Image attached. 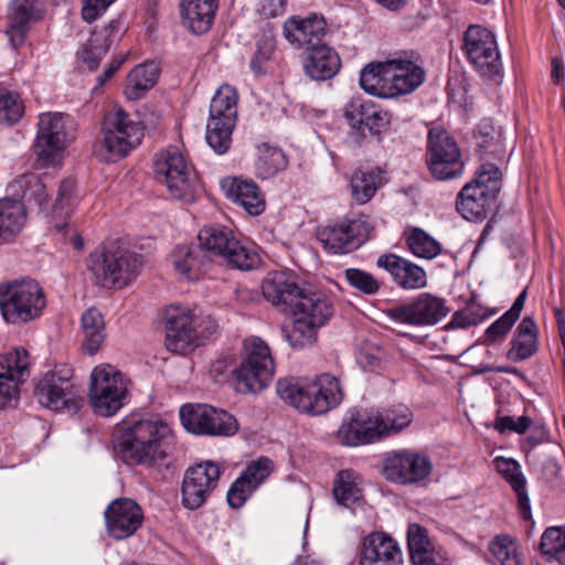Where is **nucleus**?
I'll use <instances>...</instances> for the list:
<instances>
[{"mask_svg": "<svg viewBox=\"0 0 565 565\" xmlns=\"http://www.w3.org/2000/svg\"><path fill=\"white\" fill-rule=\"evenodd\" d=\"M153 164L156 179L167 186L173 199L185 203L195 200L196 174L192 164L178 147L171 146L157 153Z\"/></svg>", "mask_w": 565, "mask_h": 565, "instance_id": "7", "label": "nucleus"}, {"mask_svg": "<svg viewBox=\"0 0 565 565\" xmlns=\"http://www.w3.org/2000/svg\"><path fill=\"white\" fill-rule=\"evenodd\" d=\"M497 563H500V565H523L515 537L508 534L497 535Z\"/></svg>", "mask_w": 565, "mask_h": 565, "instance_id": "50", "label": "nucleus"}, {"mask_svg": "<svg viewBox=\"0 0 565 565\" xmlns=\"http://www.w3.org/2000/svg\"><path fill=\"white\" fill-rule=\"evenodd\" d=\"M527 297V292L524 289L514 300L512 307L504 312L499 319H497V340L505 337L511 330L516 320L520 318L521 311L524 308V303Z\"/></svg>", "mask_w": 565, "mask_h": 565, "instance_id": "52", "label": "nucleus"}, {"mask_svg": "<svg viewBox=\"0 0 565 565\" xmlns=\"http://www.w3.org/2000/svg\"><path fill=\"white\" fill-rule=\"evenodd\" d=\"M24 113V105L19 94L0 87V125L18 122Z\"/></svg>", "mask_w": 565, "mask_h": 565, "instance_id": "48", "label": "nucleus"}, {"mask_svg": "<svg viewBox=\"0 0 565 565\" xmlns=\"http://www.w3.org/2000/svg\"><path fill=\"white\" fill-rule=\"evenodd\" d=\"M497 473L512 488L518 499V507L524 520L532 518L530 498L526 490V478L522 467L513 458L497 456Z\"/></svg>", "mask_w": 565, "mask_h": 565, "instance_id": "35", "label": "nucleus"}, {"mask_svg": "<svg viewBox=\"0 0 565 565\" xmlns=\"http://www.w3.org/2000/svg\"><path fill=\"white\" fill-rule=\"evenodd\" d=\"M394 87L396 97L411 94L418 88L425 79V71L416 63L408 60H392Z\"/></svg>", "mask_w": 565, "mask_h": 565, "instance_id": "40", "label": "nucleus"}, {"mask_svg": "<svg viewBox=\"0 0 565 565\" xmlns=\"http://www.w3.org/2000/svg\"><path fill=\"white\" fill-rule=\"evenodd\" d=\"M392 60L367 64L360 74V85L366 93L381 98L396 97Z\"/></svg>", "mask_w": 565, "mask_h": 565, "instance_id": "34", "label": "nucleus"}, {"mask_svg": "<svg viewBox=\"0 0 565 565\" xmlns=\"http://www.w3.org/2000/svg\"><path fill=\"white\" fill-rule=\"evenodd\" d=\"M384 358V351L382 348L365 343L361 345L356 354V361L365 370H374L380 365V362Z\"/></svg>", "mask_w": 565, "mask_h": 565, "instance_id": "58", "label": "nucleus"}, {"mask_svg": "<svg viewBox=\"0 0 565 565\" xmlns=\"http://www.w3.org/2000/svg\"><path fill=\"white\" fill-rule=\"evenodd\" d=\"M254 491L255 489L239 476L227 491V502L233 509H239Z\"/></svg>", "mask_w": 565, "mask_h": 565, "instance_id": "56", "label": "nucleus"}, {"mask_svg": "<svg viewBox=\"0 0 565 565\" xmlns=\"http://www.w3.org/2000/svg\"><path fill=\"white\" fill-rule=\"evenodd\" d=\"M221 189L227 199L242 206L249 215L257 216L265 211V195L254 181L227 177L222 179Z\"/></svg>", "mask_w": 565, "mask_h": 565, "instance_id": "28", "label": "nucleus"}, {"mask_svg": "<svg viewBox=\"0 0 565 565\" xmlns=\"http://www.w3.org/2000/svg\"><path fill=\"white\" fill-rule=\"evenodd\" d=\"M414 419L412 409L404 405H393L381 412H358L338 430L342 445L359 446L371 444L407 428Z\"/></svg>", "mask_w": 565, "mask_h": 565, "instance_id": "4", "label": "nucleus"}, {"mask_svg": "<svg viewBox=\"0 0 565 565\" xmlns=\"http://www.w3.org/2000/svg\"><path fill=\"white\" fill-rule=\"evenodd\" d=\"M23 198L26 201H34L40 207L47 203V192L44 182L35 175H30L25 180Z\"/></svg>", "mask_w": 565, "mask_h": 565, "instance_id": "57", "label": "nucleus"}, {"mask_svg": "<svg viewBox=\"0 0 565 565\" xmlns=\"http://www.w3.org/2000/svg\"><path fill=\"white\" fill-rule=\"evenodd\" d=\"M29 355L24 349L0 354V408L18 398L19 385L30 375Z\"/></svg>", "mask_w": 565, "mask_h": 565, "instance_id": "24", "label": "nucleus"}, {"mask_svg": "<svg viewBox=\"0 0 565 565\" xmlns=\"http://www.w3.org/2000/svg\"><path fill=\"white\" fill-rule=\"evenodd\" d=\"M83 333L82 348L87 354H95L105 340V322L102 313L96 308H89L81 318Z\"/></svg>", "mask_w": 565, "mask_h": 565, "instance_id": "42", "label": "nucleus"}, {"mask_svg": "<svg viewBox=\"0 0 565 565\" xmlns=\"http://www.w3.org/2000/svg\"><path fill=\"white\" fill-rule=\"evenodd\" d=\"M198 239V245L180 246L172 254L174 269L186 280H198L213 258L241 270H249L260 262L258 254L225 226H206Z\"/></svg>", "mask_w": 565, "mask_h": 565, "instance_id": "1", "label": "nucleus"}, {"mask_svg": "<svg viewBox=\"0 0 565 565\" xmlns=\"http://www.w3.org/2000/svg\"><path fill=\"white\" fill-rule=\"evenodd\" d=\"M376 265L392 276L393 281L405 290L422 289L427 286L426 271L415 263L395 254L377 258Z\"/></svg>", "mask_w": 565, "mask_h": 565, "instance_id": "29", "label": "nucleus"}, {"mask_svg": "<svg viewBox=\"0 0 565 565\" xmlns=\"http://www.w3.org/2000/svg\"><path fill=\"white\" fill-rule=\"evenodd\" d=\"M102 135L98 156L105 161H116L140 143L142 131L122 108H114L105 115Z\"/></svg>", "mask_w": 565, "mask_h": 565, "instance_id": "10", "label": "nucleus"}, {"mask_svg": "<svg viewBox=\"0 0 565 565\" xmlns=\"http://www.w3.org/2000/svg\"><path fill=\"white\" fill-rule=\"evenodd\" d=\"M540 551L557 562L565 564V527L551 526L544 531Z\"/></svg>", "mask_w": 565, "mask_h": 565, "instance_id": "47", "label": "nucleus"}, {"mask_svg": "<svg viewBox=\"0 0 565 565\" xmlns=\"http://www.w3.org/2000/svg\"><path fill=\"white\" fill-rule=\"evenodd\" d=\"M275 50V41L271 36H264L257 41V50L255 56L250 62V67L254 72L260 73L262 63L270 58Z\"/></svg>", "mask_w": 565, "mask_h": 565, "instance_id": "59", "label": "nucleus"}, {"mask_svg": "<svg viewBox=\"0 0 565 565\" xmlns=\"http://www.w3.org/2000/svg\"><path fill=\"white\" fill-rule=\"evenodd\" d=\"M105 521L108 534L116 540H124L141 526L143 512L132 499L119 498L113 500L105 510Z\"/></svg>", "mask_w": 565, "mask_h": 565, "instance_id": "25", "label": "nucleus"}, {"mask_svg": "<svg viewBox=\"0 0 565 565\" xmlns=\"http://www.w3.org/2000/svg\"><path fill=\"white\" fill-rule=\"evenodd\" d=\"M539 329L531 317H525L516 328L512 340V348L508 351L510 361H523L531 358L537 351Z\"/></svg>", "mask_w": 565, "mask_h": 565, "instance_id": "39", "label": "nucleus"}, {"mask_svg": "<svg viewBox=\"0 0 565 565\" xmlns=\"http://www.w3.org/2000/svg\"><path fill=\"white\" fill-rule=\"evenodd\" d=\"M531 424L532 419L527 416L504 415L501 408H497V433L499 434L512 431L522 435L530 428Z\"/></svg>", "mask_w": 565, "mask_h": 565, "instance_id": "55", "label": "nucleus"}, {"mask_svg": "<svg viewBox=\"0 0 565 565\" xmlns=\"http://www.w3.org/2000/svg\"><path fill=\"white\" fill-rule=\"evenodd\" d=\"M237 102V90L228 84L221 85L211 100L205 138L209 146L218 154L225 153L232 143Z\"/></svg>", "mask_w": 565, "mask_h": 565, "instance_id": "9", "label": "nucleus"}, {"mask_svg": "<svg viewBox=\"0 0 565 565\" xmlns=\"http://www.w3.org/2000/svg\"><path fill=\"white\" fill-rule=\"evenodd\" d=\"M494 205V164L483 163L475 179L467 183L457 196L458 212L469 221L487 217Z\"/></svg>", "mask_w": 565, "mask_h": 565, "instance_id": "12", "label": "nucleus"}, {"mask_svg": "<svg viewBox=\"0 0 565 565\" xmlns=\"http://www.w3.org/2000/svg\"><path fill=\"white\" fill-rule=\"evenodd\" d=\"M426 157L428 169L437 180H451L463 173L461 150L455 138L443 128L429 130Z\"/></svg>", "mask_w": 565, "mask_h": 565, "instance_id": "14", "label": "nucleus"}, {"mask_svg": "<svg viewBox=\"0 0 565 565\" xmlns=\"http://www.w3.org/2000/svg\"><path fill=\"white\" fill-rule=\"evenodd\" d=\"M327 23L317 14L307 18L291 17L284 23V36L292 45L306 47L323 45Z\"/></svg>", "mask_w": 565, "mask_h": 565, "instance_id": "30", "label": "nucleus"}, {"mask_svg": "<svg viewBox=\"0 0 565 565\" xmlns=\"http://www.w3.org/2000/svg\"><path fill=\"white\" fill-rule=\"evenodd\" d=\"M66 119L63 113L40 114L33 146L38 166L46 168L61 163L67 140Z\"/></svg>", "mask_w": 565, "mask_h": 565, "instance_id": "16", "label": "nucleus"}, {"mask_svg": "<svg viewBox=\"0 0 565 565\" xmlns=\"http://www.w3.org/2000/svg\"><path fill=\"white\" fill-rule=\"evenodd\" d=\"M348 284L364 295H375L380 290L379 280L370 273L359 268L344 270Z\"/></svg>", "mask_w": 565, "mask_h": 565, "instance_id": "51", "label": "nucleus"}, {"mask_svg": "<svg viewBox=\"0 0 565 565\" xmlns=\"http://www.w3.org/2000/svg\"><path fill=\"white\" fill-rule=\"evenodd\" d=\"M180 419L188 431L196 435L233 436L238 430L233 415L206 404L183 405Z\"/></svg>", "mask_w": 565, "mask_h": 565, "instance_id": "17", "label": "nucleus"}, {"mask_svg": "<svg viewBox=\"0 0 565 565\" xmlns=\"http://www.w3.org/2000/svg\"><path fill=\"white\" fill-rule=\"evenodd\" d=\"M404 235L406 246L415 257L431 260L441 254V244L423 228L411 227Z\"/></svg>", "mask_w": 565, "mask_h": 565, "instance_id": "44", "label": "nucleus"}, {"mask_svg": "<svg viewBox=\"0 0 565 565\" xmlns=\"http://www.w3.org/2000/svg\"><path fill=\"white\" fill-rule=\"evenodd\" d=\"M142 265L141 256L127 249L106 250L90 266L96 285L121 289L132 281Z\"/></svg>", "mask_w": 565, "mask_h": 565, "instance_id": "13", "label": "nucleus"}, {"mask_svg": "<svg viewBox=\"0 0 565 565\" xmlns=\"http://www.w3.org/2000/svg\"><path fill=\"white\" fill-rule=\"evenodd\" d=\"M166 347L175 353H186L196 347L195 310L171 305L163 313Z\"/></svg>", "mask_w": 565, "mask_h": 565, "instance_id": "20", "label": "nucleus"}, {"mask_svg": "<svg viewBox=\"0 0 565 565\" xmlns=\"http://www.w3.org/2000/svg\"><path fill=\"white\" fill-rule=\"evenodd\" d=\"M79 198L76 193V184L73 179H64L57 190L53 203V212L58 216H67L77 205Z\"/></svg>", "mask_w": 565, "mask_h": 565, "instance_id": "49", "label": "nucleus"}, {"mask_svg": "<svg viewBox=\"0 0 565 565\" xmlns=\"http://www.w3.org/2000/svg\"><path fill=\"white\" fill-rule=\"evenodd\" d=\"M303 289L294 276L285 271L268 274L262 284L264 297L286 313H290Z\"/></svg>", "mask_w": 565, "mask_h": 565, "instance_id": "26", "label": "nucleus"}, {"mask_svg": "<svg viewBox=\"0 0 565 565\" xmlns=\"http://www.w3.org/2000/svg\"><path fill=\"white\" fill-rule=\"evenodd\" d=\"M287 167L285 153L268 143L258 146V157L255 169L258 177L268 179Z\"/></svg>", "mask_w": 565, "mask_h": 565, "instance_id": "46", "label": "nucleus"}, {"mask_svg": "<svg viewBox=\"0 0 565 565\" xmlns=\"http://www.w3.org/2000/svg\"><path fill=\"white\" fill-rule=\"evenodd\" d=\"M216 8V0H181L183 23L194 34L205 33L213 23Z\"/></svg>", "mask_w": 565, "mask_h": 565, "instance_id": "36", "label": "nucleus"}, {"mask_svg": "<svg viewBox=\"0 0 565 565\" xmlns=\"http://www.w3.org/2000/svg\"><path fill=\"white\" fill-rule=\"evenodd\" d=\"M273 461L266 457H260L257 460L252 461L244 472L241 475L250 487L255 490L259 484L271 473Z\"/></svg>", "mask_w": 565, "mask_h": 565, "instance_id": "53", "label": "nucleus"}, {"mask_svg": "<svg viewBox=\"0 0 565 565\" xmlns=\"http://www.w3.org/2000/svg\"><path fill=\"white\" fill-rule=\"evenodd\" d=\"M34 394L41 405L53 411L77 409L83 404L70 369L46 373L36 384Z\"/></svg>", "mask_w": 565, "mask_h": 565, "instance_id": "18", "label": "nucleus"}, {"mask_svg": "<svg viewBox=\"0 0 565 565\" xmlns=\"http://www.w3.org/2000/svg\"><path fill=\"white\" fill-rule=\"evenodd\" d=\"M159 67L153 62L137 65L128 75L125 95L130 100H137L157 83Z\"/></svg>", "mask_w": 565, "mask_h": 565, "instance_id": "41", "label": "nucleus"}, {"mask_svg": "<svg viewBox=\"0 0 565 565\" xmlns=\"http://www.w3.org/2000/svg\"><path fill=\"white\" fill-rule=\"evenodd\" d=\"M434 469L431 460L424 454L399 449L387 452L382 462L385 480L401 486H423Z\"/></svg>", "mask_w": 565, "mask_h": 565, "instance_id": "15", "label": "nucleus"}, {"mask_svg": "<svg viewBox=\"0 0 565 565\" xmlns=\"http://www.w3.org/2000/svg\"><path fill=\"white\" fill-rule=\"evenodd\" d=\"M407 544L414 565H441V557L434 550L427 531L417 523L409 524Z\"/></svg>", "mask_w": 565, "mask_h": 565, "instance_id": "38", "label": "nucleus"}, {"mask_svg": "<svg viewBox=\"0 0 565 565\" xmlns=\"http://www.w3.org/2000/svg\"><path fill=\"white\" fill-rule=\"evenodd\" d=\"M196 345L201 339H207L216 332L217 324L209 315H198L195 312Z\"/></svg>", "mask_w": 565, "mask_h": 565, "instance_id": "61", "label": "nucleus"}, {"mask_svg": "<svg viewBox=\"0 0 565 565\" xmlns=\"http://www.w3.org/2000/svg\"><path fill=\"white\" fill-rule=\"evenodd\" d=\"M462 51L476 72L488 79L494 76V34L480 24H471L463 34Z\"/></svg>", "mask_w": 565, "mask_h": 565, "instance_id": "22", "label": "nucleus"}, {"mask_svg": "<svg viewBox=\"0 0 565 565\" xmlns=\"http://www.w3.org/2000/svg\"><path fill=\"white\" fill-rule=\"evenodd\" d=\"M220 475V467L213 461L188 468L181 488L184 508L189 510L201 508L216 488Z\"/></svg>", "mask_w": 565, "mask_h": 565, "instance_id": "21", "label": "nucleus"}, {"mask_svg": "<svg viewBox=\"0 0 565 565\" xmlns=\"http://www.w3.org/2000/svg\"><path fill=\"white\" fill-rule=\"evenodd\" d=\"M171 435L170 425L158 417L127 418L117 440L119 455L128 465L153 466L166 458L163 446Z\"/></svg>", "mask_w": 565, "mask_h": 565, "instance_id": "2", "label": "nucleus"}, {"mask_svg": "<svg viewBox=\"0 0 565 565\" xmlns=\"http://www.w3.org/2000/svg\"><path fill=\"white\" fill-rule=\"evenodd\" d=\"M360 565H403L401 547L387 534L373 532L362 542Z\"/></svg>", "mask_w": 565, "mask_h": 565, "instance_id": "27", "label": "nucleus"}, {"mask_svg": "<svg viewBox=\"0 0 565 565\" xmlns=\"http://www.w3.org/2000/svg\"><path fill=\"white\" fill-rule=\"evenodd\" d=\"M345 118L352 128L362 134L364 129L377 134L391 122L390 113L376 108L371 100L361 98H354L347 105Z\"/></svg>", "mask_w": 565, "mask_h": 565, "instance_id": "31", "label": "nucleus"}, {"mask_svg": "<svg viewBox=\"0 0 565 565\" xmlns=\"http://www.w3.org/2000/svg\"><path fill=\"white\" fill-rule=\"evenodd\" d=\"M115 0H85L82 17L88 23L94 22Z\"/></svg>", "mask_w": 565, "mask_h": 565, "instance_id": "60", "label": "nucleus"}, {"mask_svg": "<svg viewBox=\"0 0 565 565\" xmlns=\"http://www.w3.org/2000/svg\"><path fill=\"white\" fill-rule=\"evenodd\" d=\"M42 17L39 0H12L9 7V25L7 34L13 47L24 41L30 25Z\"/></svg>", "mask_w": 565, "mask_h": 565, "instance_id": "32", "label": "nucleus"}, {"mask_svg": "<svg viewBox=\"0 0 565 565\" xmlns=\"http://www.w3.org/2000/svg\"><path fill=\"white\" fill-rule=\"evenodd\" d=\"M244 359L233 371L234 387L241 394H257L270 383L274 360L268 345L257 337L244 341Z\"/></svg>", "mask_w": 565, "mask_h": 565, "instance_id": "6", "label": "nucleus"}, {"mask_svg": "<svg viewBox=\"0 0 565 565\" xmlns=\"http://www.w3.org/2000/svg\"><path fill=\"white\" fill-rule=\"evenodd\" d=\"M383 183V172L380 169L358 170L350 180L351 195L359 204H365Z\"/></svg>", "mask_w": 565, "mask_h": 565, "instance_id": "43", "label": "nucleus"}, {"mask_svg": "<svg viewBox=\"0 0 565 565\" xmlns=\"http://www.w3.org/2000/svg\"><path fill=\"white\" fill-rule=\"evenodd\" d=\"M369 230V224L363 218L343 220L321 228L318 238L330 253L347 254L365 242Z\"/></svg>", "mask_w": 565, "mask_h": 565, "instance_id": "23", "label": "nucleus"}, {"mask_svg": "<svg viewBox=\"0 0 565 565\" xmlns=\"http://www.w3.org/2000/svg\"><path fill=\"white\" fill-rule=\"evenodd\" d=\"M341 62L338 53L330 46L316 45L306 50L303 70L313 81H327L340 70Z\"/></svg>", "mask_w": 565, "mask_h": 565, "instance_id": "33", "label": "nucleus"}, {"mask_svg": "<svg viewBox=\"0 0 565 565\" xmlns=\"http://www.w3.org/2000/svg\"><path fill=\"white\" fill-rule=\"evenodd\" d=\"M447 313L443 298L423 292L406 303L391 308L387 317L397 323L427 327L437 324Z\"/></svg>", "mask_w": 565, "mask_h": 565, "instance_id": "19", "label": "nucleus"}, {"mask_svg": "<svg viewBox=\"0 0 565 565\" xmlns=\"http://www.w3.org/2000/svg\"><path fill=\"white\" fill-rule=\"evenodd\" d=\"M45 305L44 292L33 279L0 286V310L10 323H25L38 318Z\"/></svg>", "mask_w": 565, "mask_h": 565, "instance_id": "8", "label": "nucleus"}, {"mask_svg": "<svg viewBox=\"0 0 565 565\" xmlns=\"http://www.w3.org/2000/svg\"><path fill=\"white\" fill-rule=\"evenodd\" d=\"M361 478L353 470L338 472L333 484V497L339 504L351 507L362 498Z\"/></svg>", "mask_w": 565, "mask_h": 565, "instance_id": "45", "label": "nucleus"}, {"mask_svg": "<svg viewBox=\"0 0 565 565\" xmlns=\"http://www.w3.org/2000/svg\"><path fill=\"white\" fill-rule=\"evenodd\" d=\"M481 321V318H479L477 315L473 313L471 308H467L462 311H458L451 318V321L449 322V326L451 328H468L472 324H477Z\"/></svg>", "mask_w": 565, "mask_h": 565, "instance_id": "63", "label": "nucleus"}, {"mask_svg": "<svg viewBox=\"0 0 565 565\" xmlns=\"http://www.w3.org/2000/svg\"><path fill=\"white\" fill-rule=\"evenodd\" d=\"M279 397L303 414L322 415L343 399L339 380L328 373L315 379L285 377L276 384Z\"/></svg>", "mask_w": 565, "mask_h": 565, "instance_id": "3", "label": "nucleus"}, {"mask_svg": "<svg viewBox=\"0 0 565 565\" xmlns=\"http://www.w3.org/2000/svg\"><path fill=\"white\" fill-rule=\"evenodd\" d=\"M89 401L94 412L110 417L128 403L124 375L109 364L96 366L90 374Z\"/></svg>", "mask_w": 565, "mask_h": 565, "instance_id": "11", "label": "nucleus"}, {"mask_svg": "<svg viewBox=\"0 0 565 565\" xmlns=\"http://www.w3.org/2000/svg\"><path fill=\"white\" fill-rule=\"evenodd\" d=\"M108 50L109 43H107L106 39L99 34H94L89 44L82 50L81 56L88 68L94 70Z\"/></svg>", "mask_w": 565, "mask_h": 565, "instance_id": "54", "label": "nucleus"}, {"mask_svg": "<svg viewBox=\"0 0 565 565\" xmlns=\"http://www.w3.org/2000/svg\"><path fill=\"white\" fill-rule=\"evenodd\" d=\"M287 0H262L260 13L267 18H275L285 11Z\"/></svg>", "mask_w": 565, "mask_h": 565, "instance_id": "64", "label": "nucleus"}, {"mask_svg": "<svg viewBox=\"0 0 565 565\" xmlns=\"http://www.w3.org/2000/svg\"><path fill=\"white\" fill-rule=\"evenodd\" d=\"M25 220V209L21 201L0 200V246L13 241L22 231Z\"/></svg>", "mask_w": 565, "mask_h": 565, "instance_id": "37", "label": "nucleus"}, {"mask_svg": "<svg viewBox=\"0 0 565 565\" xmlns=\"http://www.w3.org/2000/svg\"><path fill=\"white\" fill-rule=\"evenodd\" d=\"M494 126L491 118L482 119L476 130L475 138L478 142V146L486 148L488 147L493 139Z\"/></svg>", "mask_w": 565, "mask_h": 565, "instance_id": "62", "label": "nucleus"}, {"mask_svg": "<svg viewBox=\"0 0 565 565\" xmlns=\"http://www.w3.org/2000/svg\"><path fill=\"white\" fill-rule=\"evenodd\" d=\"M333 311V303L328 296L303 289L289 313L292 316V326L281 328L284 339L294 349L312 345L318 330L329 321Z\"/></svg>", "mask_w": 565, "mask_h": 565, "instance_id": "5", "label": "nucleus"}]
</instances>
